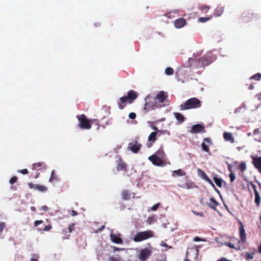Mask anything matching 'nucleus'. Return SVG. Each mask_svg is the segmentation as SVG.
I'll return each mask as SVG.
<instances>
[{
	"label": "nucleus",
	"instance_id": "603ef678",
	"mask_svg": "<svg viewBox=\"0 0 261 261\" xmlns=\"http://www.w3.org/2000/svg\"><path fill=\"white\" fill-rule=\"evenodd\" d=\"M128 116L130 119H134L136 117V114L134 112H131L129 114Z\"/></svg>",
	"mask_w": 261,
	"mask_h": 261
},
{
	"label": "nucleus",
	"instance_id": "de8ad7c7",
	"mask_svg": "<svg viewBox=\"0 0 261 261\" xmlns=\"http://www.w3.org/2000/svg\"><path fill=\"white\" fill-rule=\"evenodd\" d=\"M17 180V177L16 176H13L10 179V183L12 185V184H14L15 182H16Z\"/></svg>",
	"mask_w": 261,
	"mask_h": 261
},
{
	"label": "nucleus",
	"instance_id": "58836bf2",
	"mask_svg": "<svg viewBox=\"0 0 261 261\" xmlns=\"http://www.w3.org/2000/svg\"><path fill=\"white\" fill-rule=\"evenodd\" d=\"M212 18V16L211 17H199L198 19V21L200 22L203 23L209 20H210Z\"/></svg>",
	"mask_w": 261,
	"mask_h": 261
},
{
	"label": "nucleus",
	"instance_id": "f704fd0d",
	"mask_svg": "<svg viewBox=\"0 0 261 261\" xmlns=\"http://www.w3.org/2000/svg\"><path fill=\"white\" fill-rule=\"evenodd\" d=\"M36 190L41 192H44L47 191V188L44 186L38 185Z\"/></svg>",
	"mask_w": 261,
	"mask_h": 261
},
{
	"label": "nucleus",
	"instance_id": "20e7f679",
	"mask_svg": "<svg viewBox=\"0 0 261 261\" xmlns=\"http://www.w3.org/2000/svg\"><path fill=\"white\" fill-rule=\"evenodd\" d=\"M79 121V126L80 128L84 129H89L91 128V121L84 114L76 116Z\"/></svg>",
	"mask_w": 261,
	"mask_h": 261
},
{
	"label": "nucleus",
	"instance_id": "423d86ee",
	"mask_svg": "<svg viewBox=\"0 0 261 261\" xmlns=\"http://www.w3.org/2000/svg\"><path fill=\"white\" fill-rule=\"evenodd\" d=\"M258 152L261 154V150H258ZM252 163L255 168L261 174V156H252Z\"/></svg>",
	"mask_w": 261,
	"mask_h": 261
},
{
	"label": "nucleus",
	"instance_id": "338daca9",
	"mask_svg": "<svg viewBox=\"0 0 261 261\" xmlns=\"http://www.w3.org/2000/svg\"><path fill=\"white\" fill-rule=\"evenodd\" d=\"M249 89L250 90H252V89H254V86H253V85L251 84V85L249 86Z\"/></svg>",
	"mask_w": 261,
	"mask_h": 261
},
{
	"label": "nucleus",
	"instance_id": "39448f33",
	"mask_svg": "<svg viewBox=\"0 0 261 261\" xmlns=\"http://www.w3.org/2000/svg\"><path fill=\"white\" fill-rule=\"evenodd\" d=\"M152 252V249L150 246L149 247L141 249L138 254V258L140 261H146L151 256Z\"/></svg>",
	"mask_w": 261,
	"mask_h": 261
},
{
	"label": "nucleus",
	"instance_id": "4be33fe9",
	"mask_svg": "<svg viewBox=\"0 0 261 261\" xmlns=\"http://www.w3.org/2000/svg\"><path fill=\"white\" fill-rule=\"evenodd\" d=\"M127 102H128V99L126 96L120 97L117 101L119 108L121 110L123 109Z\"/></svg>",
	"mask_w": 261,
	"mask_h": 261
},
{
	"label": "nucleus",
	"instance_id": "2f4dec72",
	"mask_svg": "<svg viewBox=\"0 0 261 261\" xmlns=\"http://www.w3.org/2000/svg\"><path fill=\"white\" fill-rule=\"evenodd\" d=\"M247 187L249 191L253 190L254 193L257 192L256 186L251 181L247 183Z\"/></svg>",
	"mask_w": 261,
	"mask_h": 261
},
{
	"label": "nucleus",
	"instance_id": "a211bd4d",
	"mask_svg": "<svg viewBox=\"0 0 261 261\" xmlns=\"http://www.w3.org/2000/svg\"><path fill=\"white\" fill-rule=\"evenodd\" d=\"M198 172L199 175H200L203 179H204L208 184H210L213 187H215V185L212 181L211 179L208 177V176L205 174V173L203 171L199 169L198 170Z\"/></svg>",
	"mask_w": 261,
	"mask_h": 261
},
{
	"label": "nucleus",
	"instance_id": "bf43d9fd",
	"mask_svg": "<svg viewBox=\"0 0 261 261\" xmlns=\"http://www.w3.org/2000/svg\"><path fill=\"white\" fill-rule=\"evenodd\" d=\"M19 172L23 174H27L28 173V171L27 169H24L22 170H19Z\"/></svg>",
	"mask_w": 261,
	"mask_h": 261
},
{
	"label": "nucleus",
	"instance_id": "6e6d98bb",
	"mask_svg": "<svg viewBox=\"0 0 261 261\" xmlns=\"http://www.w3.org/2000/svg\"><path fill=\"white\" fill-rule=\"evenodd\" d=\"M152 128L154 130H155V132H158V134H160H160H161V132H161V130H159V129H158V127H157L156 126H154V125L152 126Z\"/></svg>",
	"mask_w": 261,
	"mask_h": 261
},
{
	"label": "nucleus",
	"instance_id": "0eeeda50",
	"mask_svg": "<svg viewBox=\"0 0 261 261\" xmlns=\"http://www.w3.org/2000/svg\"><path fill=\"white\" fill-rule=\"evenodd\" d=\"M212 62V60L207 57H202L197 60V67L201 68L205 66H207Z\"/></svg>",
	"mask_w": 261,
	"mask_h": 261
},
{
	"label": "nucleus",
	"instance_id": "393cba45",
	"mask_svg": "<svg viewBox=\"0 0 261 261\" xmlns=\"http://www.w3.org/2000/svg\"><path fill=\"white\" fill-rule=\"evenodd\" d=\"M153 154L156 155V156H159L164 161V158L165 157V153L163 149V147H160L158 151H156L155 153Z\"/></svg>",
	"mask_w": 261,
	"mask_h": 261
},
{
	"label": "nucleus",
	"instance_id": "2eb2a0df",
	"mask_svg": "<svg viewBox=\"0 0 261 261\" xmlns=\"http://www.w3.org/2000/svg\"><path fill=\"white\" fill-rule=\"evenodd\" d=\"M110 239L111 241L114 243L118 244H121L123 243V240L121 239V235L120 234L111 233Z\"/></svg>",
	"mask_w": 261,
	"mask_h": 261
},
{
	"label": "nucleus",
	"instance_id": "f03ea898",
	"mask_svg": "<svg viewBox=\"0 0 261 261\" xmlns=\"http://www.w3.org/2000/svg\"><path fill=\"white\" fill-rule=\"evenodd\" d=\"M219 242L224 245L229 247L230 248L239 250L240 248L239 243L240 241L236 238H228L227 237H221L219 238Z\"/></svg>",
	"mask_w": 261,
	"mask_h": 261
},
{
	"label": "nucleus",
	"instance_id": "4c0bfd02",
	"mask_svg": "<svg viewBox=\"0 0 261 261\" xmlns=\"http://www.w3.org/2000/svg\"><path fill=\"white\" fill-rule=\"evenodd\" d=\"M174 73V70L171 67H167L165 69V73L168 75H172Z\"/></svg>",
	"mask_w": 261,
	"mask_h": 261
},
{
	"label": "nucleus",
	"instance_id": "412c9836",
	"mask_svg": "<svg viewBox=\"0 0 261 261\" xmlns=\"http://www.w3.org/2000/svg\"><path fill=\"white\" fill-rule=\"evenodd\" d=\"M121 196L124 200H128L131 198L132 197L133 198L135 197V194L131 193L128 190H124L122 191Z\"/></svg>",
	"mask_w": 261,
	"mask_h": 261
},
{
	"label": "nucleus",
	"instance_id": "680f3d73",
	"mask_svg": "<svg viewBox=\"0 0 261 261\" xmlns=\"http://www.w3.org/2000/svg\"><path fill=\"white\" fill-rule=\"evenodd\" d=\"M41 209H42L43 211H45V212H46V211H48V207H47V206H46V205H43V206H42V207H41Z\"/></svg>",
	"mask_w": 261,
	"mask_h": 261
},
{
	"label": "nucleus",
	"instance_id": "9b49d317",
	"mask_svg": "<svg viewBox=\"0 0 261 261\" xmlns=\"http://www.w3.org/2000/svg\"><path fill=\"white\" fill-rule=\"evenodd\" d=\"M74 223H72L69 224L68 228L66 229H63L62 231V238L63 239H69L70 233L74 230Z\"/></svg>",
	"mask_w": 261,
	"mask_h": 261
},
{
	"label": "nucleus",
	"instance_id": "e433bc0d",
	"mask_svg": "<svg viewBox=\"0 0 261 261\" xmlns=\"http://www.w3.org/2000/svg\"><path fill=\"white\" fill-rule=\"evenodd\" d=\"M254 252H246L245 259L247 260L252 259L254 258Z\"/></svg>",
	"mask_w": 261,
	"mask_h": 261
},
{
	"label": "nucleus",
	"instance_id": "79ce46f5",
	"mask_svg": "<svg viewBox=\"0 0 261 261\" xmlns=\"http://www.w3.org/2000/svg\"><path fill=\"white\" fill-rule=\"evenodd\" d=\"M6 224L5 222H0V235L1 234V233L3 231L4 229L6 227Z\"/></svg>",
	"mask_w": 261,
	"mask_h": 261
},
{
	"label": "nucleus",
	"instance_id": "4d7b16f0",
	"mask_svg": "<svg viewBox=\"0 0 261 261\" xmlns=\"http://www.w3.org/2000/svg\"><path fill=\"white\" fill-rule=\"evenodd\" d=\"M244 15L243 16V17H247V15H249V18H252V17H253V14H251V13H249V12L244 13Z\"/></svg>",
	"mask_w": 261,
	"mask_h": 261
},
{
	"label": "nucleus",
	"instance_id": "052dcab7",
	"mask_svg": "<svg viewBox=\"0 0 261 261\" xmlns=\"http://www.w3.org/2000/svg\"><path fill=\"white\" fill-rule=\"evenodd\" d=\"M194 241L195 242H199V241H203V240H202V239L200 238L199 237H195L194 238Z\"/></svg>",
	"mask_w": 261,
	"mask_h": 261
},
{
	"label": "nucleus",
	"instance_id": "3c124183",
	"mask_svg": "<svg viewBox=\"0 0 261 261\" xmlns=\"http://www.w3.org/2000/svg\"><path fill=\"white\" fill-rule=\"evenodd\" d=\"M90 121L91 122V125L92 124H95V125H97V126H99V121L97 119H92V120H90Z\"/></svg>",
	"mask_w": 261,
	"mask_h": 261
},
{
	"label": "nucleus",
	"instance_id": "aec40b11",
	"mask_svg": "<svg viewBox=\"0 0 261 261\" xmlns=\"http://www.w3.org/2000/svg\"><path fill=\"white\" fill-rule=\"evenodd\" d=\"M240 224L241 225L239 228L240 238L241 241L244 243L246 241V234L243 224L241 222Z\"/></svg>",
	"mask_w": 261,
	"mask_h": 261
},
{
	"label": "nucleus",
	"instance_id": "f8f14e48",
	"mask_svg": "<svg viewBox=\"0 0 261 261\" xmlns=\"http://www.w3.org/2000/svg\"><path fill=\"white\" fill-rule=\"evenodd\" d=\"M168 95L164 91H160L154 97V100L158 103H163L167 98Z\"/></svg>",
	"mask_w": 261,
	"mask_h": 261
},
{
	"label": "nucleus",
	"instance_id": "7ed1b4c3",
	"mask_svg": "<svg viewBox=\"0 0 261 261\" xmlns=\"http://www.w3.org/2000/svg\"><path fill=\"white\" fill-rule=\"evenodd\" d=\"M152 237H153V232L149 230L137 233L133 240L136 242H139Z\"/></svg>",
	"mask_w": 261,
	"mask_h": 261
},
{
	"label": "nucleus",
	"instance_id": "13d9d810",
	"mask_svg": "<svg viewBox=\"0 0 261 261\" xmlns=\"http://www.w3.org/2000/svg\"><path fill=\"white\" fill-rule=\"evenodd\" d=\"M260 131L259 130V128H256L254 130L253 132V135H258V134L260 133Z\"/></svg>",
	"mask_w": 261,
	"mask_h": 261
},
{
	"label": "nucleus",
	"instance_id": "f257e3e1",
	"mask_svg": "<svg viewBox=\"0 0 261 261\" xmlns=\"http://www.w3.org/2000/svg\"><path fill=\"white\" fill-rule=\"evenodd\" d=\"M201 102L200 100L195 97L191 98L186 100L184 103L180 105V110L184 111L189 109H194L200 108Z\"/></svg>",
	"mask_w": 261,
	"mask_h": 261
},
{
	"label": "nucleus",
	"instance_id": "5fc2aeb1",
	"mask_svg": "<svg viewBox=\"0 0 261 261\" xmlns=\"http://www.w3.org/2000/svg\"><path fill=\"white\" fill-rule=\"evenodd\" d=\"M69 213L70 215L73 217L77 215V213L74 210L70 211H69Z\"/></svg>",
	"mask_w": 261,
	"mask_h": 261
},
{
	"label": "nucleus",
	"instance_id": "c03bdc74",
	"mask_svg": "<svg viewBox=\"0 0 261 261\" xmlns=\"http://www.w3.org/2000/svg\"><path fill=\"white\" fill-rule=\"evenodd\" d=\"M52 228V225L51 224H48L46 225L43 228V230L44 231H49Z\"/></svg>",
	"mask_w": 261,
	"mask_h": 261
},
{
	"label": "nucleus",
	"instance_id": "a878e982",
	"mask_svg": "<svg viewBox=\"0 0 261 261\" xmlns=\"http://www.w3.org/2000/svg\"><path fill=\"white\" fill-rule=\"evenodd\" d=\"M173 115L176 120L180 123H182L185 121V118L184 117V115L180 113L177 112H174L173 113Z\"/></svg>",
	"mask_w": 261,
	"mask_h": 261
},
{
	"label": "nucleus",
	"instance_id": "e2e57ef3",
	"mask_svg": "<svg viewBox=\"0 0 261 261\" xmlns=\"http://www.w3.org/2000/svg\"><path fill=\"white\" fill-rule=\"evenodd\" d=\"M31 261H38V257L36 256H34V257L31 258Z\"/></svg>",
	"mask_w": 261,
	"mask_h": 261
},
{
	"label": "nucleus",
	"instance_id": "c756f323",
	"mask_svg": "<svg viewBox=\"0 0 261 261\" xmlns=\"http://www.w3.org/2000/svg\"><path fill=\"white\" fill-rule=\"evenodd\" d=\"M215 184L220 188L222 187L223 183L224 181L220 178H218L217 176H215L213 178Z\"/></svg>",
	"mask_w": 261,
	"mask_h": 261
},
{
	"label": "nucleus",
	"instance_id": "0e129e2a",
	"mask_svg": "<svg viewBox=\"0 0 261 261\" xmlns=\"http://www.w3.org/2000/svg\"><path fill=\"white\" fill-rule=\"evenodd\" d=\"M123 250V249L117 248L116 247H114V251H120V250Z\"/></svg>",
	"mask_w": 261,
	"mask_h": 261
},
{
	"label": "nucleus",
	"instance_id": "69168bd1",
	"mask_svg": "<svg viewBox=\"0 0 261 261\" xmlns=\"http://www.w3.org/2000/svg\"><path fill=\"white\" fill-rule=\"evenodd\" d=\"M228 170L230 171V173L232 172V167L230 165H228Z\"/></svg>",
	"mask_w": 261,
	"mask_h": 261
},
{
	"label": "nucleus",
	"instance_id": "09e8293b",
	"mask_svg": "<svg viewBox=\"0 0 261 261\" xmlns=\"http://www.w3.org/2000/svg\"><path fill=\"white\" fill-rule=\"evenodd\" d=\"M160 205V203H156L155 204H154V205H153L151 207V210L153 211H155L157 210V209L158 208V207H159Z\"/></svg>",
	"mask_w": 261,
	"mask_h": 261
},
{
	"label": "nucleus",
	"instance_id": "b1692460",
	"mask_svg": "<svg viewBox=\"0 0 261 261\" xmlns=\"http://www.w3.org/2000/svg\"><path fill=\"white\" fill-rule=\"evenodd\" d=\"M186 174V173L181 169L176 170H174L172 171V175L173 177L182 176H185Z\"/></svg>",
	"mask_w": 261,
	"mask_h": 261
},
{
	"label": "nucleus",
	"instance_id": "7c9ffc66",
	"mask_svg": "<svg viewBox=\"0 0 261 261\" xmlns=\"http://www.w3.org/2000/svg\"><path fill=\"white\" fill-rule=\"evenodd\" d=\"M224 12V9L222 7H217L214 11V15L216 16H221Z\"/></svg>",
	"mask_w": 261,
	"mask_h": 261
},
{
	"label": "nucleus",
	"instance_id": "37998d69",
	"mask_svg": "<svg viewBox=\"0 0 261 261\" xmlns=\"http://www.w3.org/2000/svg\"><path fill=\"white\" fill-rule=\"evenodd\" d=\"M109 261H121V258L118 256H111L109 259Z\"/></svg>",
	"mask_w": 261,
	"mask_h": 261
},
{
	"label": "nucleus",
	"instance_id": "ea45409f",
	"mask_svg": "<svg viewBox=\"0 0 261 261\" xmlns=\"http://www.w3.org/2000/svg\"><path fill=\"white\" fill-rule=\"evenodd\" d=\"M251 79H253L256 81H259L261 79V73H256L250 77Z\"/></svg>",
	"mask_w": 261,
	"mask_h": 261
},
{
	"label": "nucleus",
	"instance_id": "72a5a7b5",
	"mask_svg": "<svg viewBox=\"0 0 261 261\" xmlns=\"http://www.w3.org/2000/svg\"><path fill=\"white\" fill-rule=\"evenodd\" d=\"M186 188L190 189L196 188L197 186H195V184L191 181H188L185 184Z\"/></svg>",
	"mask_w": 261,
	"mask_h": 261
},
{
	"label": "nucleus",
	"instance_id": "6ab92c4d",
	"mask_svg": "<svg viewBox=\"0 0 261 261\" xmlns=\"http://www.w3.org/2000/svg\"><path fill=\"white\" fill-rule=\"evenodd\" d=\"M137 93L133 90H129L127 96H125L128 99V103H131L137 97Z\"/></svg>",
	"mask_w": 261,
	"mask_h": 261
},
{
	"label": "nucleus",
	"instance_id": "9d476101",
	"mask_svg": "<svg viewBox=\"0 0 261 261\" xmlns=\"http://www.w3.org/2000/svg\"><path fill=\"white\" fill-rule=\"evenodd\" d=\"M148 159L155 166H162L164 165V161L154 154L150 155Z\"/></svg>",
	"mask_w": 261,
	"mask_h": 261
},
{
	"label": "nucleus",
	"instance_id": "dca6fc26",
	"mask_svg": "<svg viewBox=\"0 0 261 261\" xmlns=\"http://www.w3.org/2000/svg\"><path fill=\"white\" fill-rule=\"evenodd\" d=\"M187 23L186 20L184 18H179L175 20L173 22L174 26L177 29L184 27Z\"/></svg>",
	"mask_w": 261,
	"mask_h": 261
},
{
	"label": "nucleus",
	"instance_id": "f3484780",
	"mask_svg": "<svg viewBox=\"0 0 261 261\" xmlns=\"http://www.w3.org/2000/svg\"><path fill=\"white\" fill-rule=\"evenodd\" d=\"M212 142L209 138H205L203 139V142L201 144V147L203 150L206 152H210L208 145L212 144Z\"/></svg>",
	"mask_w": 261,
	"mask_h": 261
},
{
	"label": "nucleus",
	"instance_id": "4468645a",
	"mask_svg": "<svg viewBox=\"0 0 261 261\" xmlns=\"http://www.w3.org/2000/svg\"><path fill=\"white\" fill-rule=\"evenodd\" d=\"M117 162V170L118 171L123 170L127 171V164L122 160L120 157H119L116 161Z\"/></svg>",
	"mask_w": 261,
	"mask_h": 261
},
{
	"label": "nucleus",
	"instance_id": "c9c22d12",
	"mask_svg": "<svg viewBox=\"0 0 261 261\" xmlns=\"http://www.w3.org/2000/svg\"><path fill=\"white\" fill-rule=\"evenodd\" d=\"M58 177L55 175V171L53 170L51 173V176L49 179V182H53L54 181H57Z\"/></svg>",
	"mask_w": 261,
	"mask_h": 261
},
{
	"label": "nucleus",
	"instance_id": "a18cd8bd",
	"mask_svg": "<svg viewBox=\"0 0 261 261\" xmlns=\"http://www.w3.org/2000/svg\"><path fill=\"white\" fill-rule=\"evenodd\" d=\"M210 8V6L206 5H201L199 7V9L201 10H208Z\"/></svg>",
	"mask_w": 261,
	"mask_h": 261
},
{
	"label": "nucleus",
	"instance_id": "c85d7f7f",
	"mask_svg": "<svg viewBox=\"0 0 261 261\" xmlns=\"http://www.w3.org/2000/svg\"><path fill=\"white\" fill-rule=\"evenodd\" d=\"M157 135H158V136H160V134H158V132L151 133L148 138V141L150 142H154L156 140V137Z\"/></svg>",
	"mask_w": 261,
	"mask_h": 261
},
{
	"label": "nucleus",
	"instance_id": "bb28decb",
	"mask_svg": "<svg viewBox=\"0 0 261 261\" xmlns=\"http://www.w3.org/2000/svg\"><path fill=\"white\" fill-rule=\"evenodd\" d=\"M46 165L44 163L42 162H39L34 163L33 165V168L34 170H36L37 171H39V170L41 169L42 168H45Z\"/></svg>",
	"mask_w": 261,
	"mask_h": 261
},
{
	"label": "nucleus",
	"instance_id": "ddd939ff",
	"mask_svg": "<svg viewBox=\"0 0 261 261\" xmlns=\"http://www.w3.org/2000/svg\"><path fill=\"white\" fill-rule=\"evenodd\" d=\"M204 126L200 124L193 125L192 126L191 130H190V132L191 134L204 133Z\"/></svg>",
	"mask_w": 261,
	"mask_h": 261
},
{
	"label": "nucleus",
	"instance_id": "49530a36",
	"mask_svg": "<svg viewBox=\"0 0 261 261\" xmlns=\"http://www.w3.org/2000/svg\"><path fill=\"white\" fill-rule=\"evenodd\" d=\"M229 176L230 177V181L233 182L236 178V176L234 174L233 172H231L229 174Z\"/></svg>",
	"mask_w": 261,
	"mask_h": 261
},
{
	"label": "nucleus",
	"instance_id": "774afa93",
	"mask_svg": "<svg viewBox=\"0 0 261 261\" xmlns=\"http://www.w3.org/2000/svg\"><path fill=\"white\" fill-rule=\"evenodd\" d=\"M217 261H226V259L224 257H222Z\"/></svg>",
	"mask_w": 261,
	"mask_h": 261
},
{
	"label": "nucleus",
	"instance_id": "cd10ccee",
	"mask_svg": "<svg viewBox=\"0 0 261 261\" xmlns=\"http://www.w3.org/2000/svg\"><path fill=\"white\" fill-rule=\"evenodd\" d=\"M223 137L226 141H230L231 143H233L234 141L232 135L230 133H224L223 134Z\"/></svg>",
	"mask_w": 261,
	"mask_h": 261
},
{
	"label": "nucleus",
	"instance_id": "a19ab883",
	"mask_svg": "<svg viewBox=\"0 0 261 261\" xmlns=\"http://www.w3.org/2000/svg\"><path fill=\"white\" fill-rule=\"evenodd\" d=\"M246 164L244 162L241 163L239 165V169L242 171L243 172L246 170Z\"/></svg>",
	"mask_w": 261,
	"mask_h": 261
},
{
	"label": "nucleus",
	"instance_id": "1a4fd4ad",
	"mask_svg": "<svg viewBox=\"0 0 261 261\" xmlns=\"http://www.w3.org/2000/svg\"><path fill=\"white\" fill-rule=\"evenodd\" d=\"M161 107V105L157 103L153 100V101L146 102L144 107V110L146 112H148L150 110H154Z\"/></svg>",
	"mask_w": 261,
	"mask_h": 261
},
{
	"label": "nucleus",
	"instance_id": "6e6552de",
	"mask_svg": "<svg viewBox=\"0 0 261 261\" xmlns=\"http://www.w3.org/2000/svg\"><path fill=\"white\" fill-rule=\"evenodd\" d=\"M142 145L137 141H134L128 144V149L134 153H137L140 150Z\"/></svg>",
	"mask_w": 261,
	"mask_h": 261
},
{
	"label": "nucleus",
	"instance_id": "8fccbe9b",
	"mask_svg": "<svg viewBox=\"0 0 261 261\" xmlns=\"http://www.w3.org/2000/svg\"><path fill=\"white\" fill-rule=\"evenodd\" d=\"M43 223V221L42 220H36L34 222V226L35 227H38L39 224H42Z\"/></svg>",
	"mask_w": 261,
	"mask_h": 261
},
{
	"label": "nucleus",
	"instance_id": "5701e85b",
	"mask_svg": "<svg viewBox=\"0 0 261 261\" xmlns=\"http://www.w3.org/2000/svg\"><path fill=\"white\" fill-rule=\"evenodd\" d=\"M207 205L211 208L216 210L217 206L219 205L218 202H217L213 197L210 198V202L207 203Z\"/></svg>",
	"mask_w": 261,
	"mask_h": 261
},
{
	"label": "nucleus",
	"instance_id": "864d4df0",
	"mask_svg": "<svg viewBox=\"0 0 261 261\" xmlns=\"http://www.w3.org/2000/svg\"><path fill=\"white\" fill-rule=\"evenodd\" d=\"M37 185H35V184H32L31 182H29L28 184V186H29V188L30 189H34L35 190H36V188L37 187Z\"/></svg>",
	"mask_w": 261,
	"mask_h": 261
},
{
	"label": "nucleus",
	"instance_id": "473e14b6",
	"mask_svg": "<svg viewBox=\"0 0 261 261\" xmlns=\"http://www.w3.org/2000/svg\"><path fill=\"white\" fill-rule=\"evenodd\" d=\"M255 194V202L257 206H259L260 202V197L258 192L254 193Z\"/></svg>",
	"mask_w": 261,
	"mask_h": 261
}]
</instances>
